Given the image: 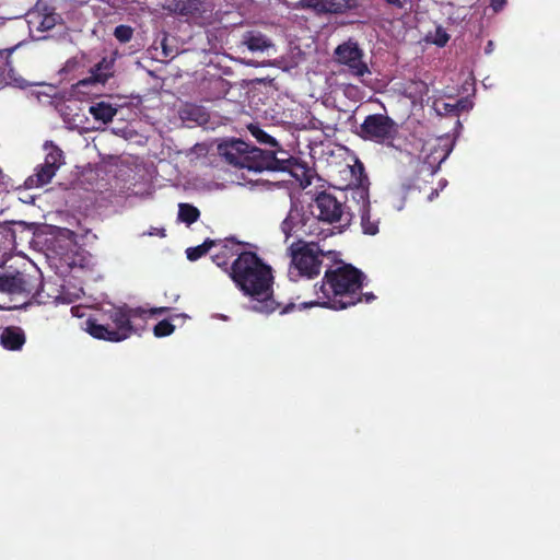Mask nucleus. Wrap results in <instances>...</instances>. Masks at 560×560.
<instances>
[{
	"mask_svg": "<svg viewBox=\"0 0 560 560\" xmlns=\"http://www.w3.org/2000/svg\"><path fill=\"white\" fill-rule=\"evenodd\" d=\"M301 7L312 9L317 14H343L361 7L360 0H301Z\"/></svg>",
	"mask_w": 560,
	"mask_h": 560,
	"instance_id": "12",
	"label": "nucleus"
},
{
	"mask_svg": "<svg viewBox=\"0 0 560 560\" xmlns=\"http://www.w3.org/2000/svg\"><path fill=\"white\" fill-rule=\"evenodd\" d=\"M214 261L218 266H223V265H226V261H223L221 260L220 256L219 255H215L214 257Z\"/></svg>",
	"mask_w": 560,
	"mask_h": 560,
	"instance_id": "32",
	"label": "nucleus"
},
{
	"mask_svg": "<svg viewBox=\"0 0 560 560\" xmlns=\"http://www.w3.org/2000/svg\"><path fill=\"white\" fill-rule=\"evenodd\" d=\"M89 113L93 116L96 121L102 125H107L117 114V108L106 102H97L89 107Z\"/></svg>",
	"mask_w": 560,
	"mask_h": 560,
	"instance_id": "16",
	"label": "nucleus"
},
{
	"mask_svg": "<svg viewBox=\"0 0 560 560\" xmlns=\"http://www.w3.org/2000/svg\"><path fill=\"white\" fill-rule=\"evenodd\" d=\"M144 311L127 306L112 307L107 314L114 327L109 328L92 320L86 322V331L97 339L118 342L127 339L133 332L132 320L142 317Z\"/></svg>",
	"mask_w": 560,
	"mask_h": 560,
	"instance_id": "7",
	"label": "nucleus"
},
{
	"mask_svg": "<svg viewBox=\"0 0 560 560\" xmlns=\"http://www.w3.org/2000/svg\"><path fill=\"white\" fill-rule=\"evenodd\" d=\"M200 215L199 210L189 203H179L178 206V219L182 222L191 224L198 220Z\"/></svg>",
	"mask_w": 560,
	"mask_h": 560,
	"instance_id": "19",
	"label": "nucleus"
},
{
	"mask_svg": "<svg viewBox=\"0 0 560 560\" xmlns=\"http://www.w3.org/2000/svg\"><path fill=\"white\" fill-rule=\"evenodd\" d=\"M9 52L7 50H0V58H7Z\"/></svg>",
	"mask_w": 560,
	"mask_h": 560,
	"instance_id": "34",
	"label": "nucleus"
},
{
	"mask_svg": "<svg viewBox=\"0 0 560 560\" xmlns=\"http://www.w3.org/2000/svg\"><path fill=\"white\" fill-rule=\"evenodd\" d=\"M243 44L250 51H266L273 46L269 38L261 33L254 31L244 34Z\"/></svg>",
	"mask_w": 560,
	"mask_h": 560,
	"instance_id": "17",
	"label": "nucleus"
},
{
	"mask_svg": "<svg viewBox=\"0 0 560 560\" xmlns=\"http://www.w3.org/2000/svg\"><path fill=\"white\" fill-rule=\"evenodd\" d=\"M453 150V140L447 137L428 139L420 151L419 160L430 174H434Z\"/></svg>",
	"mask_w": 560,
	"mask_h": 560,
	"instance_id": "11",
	"label": "nucleus"
},
{
	"mask_svg": "<svg viewBox=\"0 0 560 560\" xmlns=\"http://www.w3.org/2000/svg\"><path fill=\"white\" fill-rule=\"evenodd\" d=\"M352 179L349 183L351 200L357 203L358 212L360 208L370 207L368 178L363 174V165L355 163L349 167Z\"/></svg>",
	"mask_w": 560,
	"mask_h": 560,
	"instance_id": "13",
	"label": "nucleus"
},
{
	"mask_svg": "<svg viewBox=\"0 0 560 560\" xmlns=\"http://www.w3.org/2000/svg\"><path fill=\"white\" fill-rule=\"evenodd\" d=\"M506 0H490V7L494 12L500 11L505 5Z\"/></svg>",
	"mask_w": 560,
	"mask_h": 560,
	"instance_id": "29",
	"label": "nucleus"
},
{
	"mask_svg": "<svg viewBox=\"0 0 560 560\" xmlns=\"http://www.w3.org/2000/svg\"><path fill=\"white\" fill-rule=\"evenodd\" d=\"M45 160L44 163L37 165L34 174L28 176L24 183L28 189L39 188L49 184L57 171L65 163L62 151L52 142L44 143Z\"/></svg>",
	"mask_w": 560,
	"mask_h": 560,
	"instance_id": "9",
	"label": "nucleus"
},
{
	"mask_svg": "<svg viewBox=\"0 0 560 560\" xmlns=\"http://www.w3.org/2000/svg\"><path fill=\"white\" fill-rule=\"evenodd\" d=\"M42 281L37 272L0 270V310L23 307L36 295Z\"/></svg>",
	"mask_w": 560,
	"mask_h": 560,
	"instance_id": "4",
	"label": "nucleus"
},
{
	"mask_svg": "<svg viewBox=\"0 0 560 560\" xmlns=\"http://www.w3.org/2000/svg\"><path fill=\"white\" fill-rule=\"evenodd\" d=\"M365 298H366V302H370V301H372L374 299V295L373 294H366Z\"/></svg>",
	"mask_w": 560,
	"mask_h": 560,
	"instance_id": "35",
	"label": "nucleus"
},
{
	"mask_svg": "<svg viewBox=\"0 0 560 560\" xmlns=\"http://www.w3.org/2000/svg\"><path fill=\"white\" fill-rule=\"evenodd\" d=\"M292 306H293V305H290V306L284 307V308L281 311V313L283 314V313L289 312V308H290V307H292Z\"/></svg>",
	"mask_w": 560,
	"mask_h": 560,
	"instance_id": "36",
	"label": "nucleus"
},
{
	"mask_svg": "<svg viewBox=\"0 0 560 560\" xmlns=\"http://www.w3.org/2000/svg\"><path fill=\"white\" fill-rule=\"evenodd\" d=\"M289 255L291 257L288 271L290 280L312 279L319 275L325 250L320 248L318 243L314 241L305 242L300 238L290 245Z\"/></svg>",
	"mask_w": 560,
	"mask_h": 560,
	"instance_id": "6",
	"label": "nucleus"
},
{
	"mask_svg": "<svg viewBox=\"0 0 560 560\" xmlns=\"http://www.w3.org/2000/svg\"><path fill=\"white\" fill-rule=\"evenodd\" d=\"M363 57V50L359 47L358 43L352 39L338 45L335 49L336 61L347 67L349 73L361 79L362 82L366 74H371Z\"/></svg>",
	"mask_w": 560,
	"mask_h": 560,
	"instance_id": "10",
	"label": "nucleus"
},
{
	"mask_svg": "<svg viewBox=\"0 0 560 560\" xmlns=\"http://www.w3.org/2000/svg\"><path fill=\"white\" fill-rule=\"evenodd\" d=\"M175 327L168 320H161L154 326L153 332L155 337H166L173 334Z\"/></svg>",
	"mask_w": 560,
	"mask_h": 560,
	"instance_id": "24",
	"label": "nucleus"
},
{
	"mask_svg": "<svg viewBox=\"0 0 560 560\" xmlns=\"http://www.w3.org/2000/svg\"><path fill=\"white\" fill-rule=\"evenodd\" d=\"M230 252L237 255L231 267V278L241 291L250 298L248 308L261 313L270 314L280 307L272 298L273 276L271 267L265 264L255 253H238L240 245L232 243ZM228 252V245L224 246ZM225 255V253H223Z\"/></svg>",
	"mask_w": 560,
	"mask_h": 560,
	"instance_id": "2",
	"label": "nucleus"
},
{
	"mask_svg": "<svg viewBox=\"0 0 560 560\" xmlns=\"http://www.w3.org/2000/svg\"><path fill=\"white\" fill-rule=\"evenodd\" d=\"M248 130L252 133V136L260 143L268 144L272 148L277 147V141L273 137L265 132L259 126L257 125H249Z\"/></svg>",
	"mask_w": 560,
	"mask_h": 560,
	"instance_id": "21",
	"label": "nucleus"
},
{
	"mask_svg": "<svg viewBox=\"0 0 560 560\" xmlns=\"http://www.w3.org/2000/svg\"><path fill=\"white\" fill-rule=\"evenodd\" d=\"M433 108L438 115H446L455 113L456 105H454V103L446 102L443 98H439L433 102Z\"/></svg>",
	"mask_w": 560,
	"mask_h": 560,
	"instance_id": "23",
	"label": "nucleus"
},
{
	"mask_svg": "<svg viewBox=\"0 0 560 560\" xmlns=\"http://www.w3.org/2000/svg\"><path fill=\"white\" fill-rule=\"evenodd\" d=\"M389 5L401 9L410 10L416 0H385Z\"/></svg>",
	"mask_w": 560,
	"mask_h": 560,
	"instance_id": "27",
	"label": "nucleus"
},
{
	"mask_svg": "<svg viewBox=\"0 0 560 560\" xmlns=\"http://www.w3.org/2000/svg\"><path fill=\"white\" fill-rule=\"evenodd\" d=\"M450 39V35L442 26H436L433 31H430L425 35V40L428 43L434 44L439 47H443Z\"/></svg>",
	"mask_w": 560,
	"mask_h": 560,
	"instance_id": "20",
	"label": "nucleus"
},
{
	"mask_svg": "<svg viewBox=\"0 0 560 560\" xmlns=\"http://www.w3.org/2000/svg\"><path fill=\"white\" fill-rule=\"evenodd\" d=\"M218 151L231 165L246 168L249 172L273 168L278 161L276 151L250 147L240 139H230L220 143Z\"/></svg>",
	"mask_w": 560,
	"mask_h": 560,
	"instance_id": "5",
	"label": "nucleus"
},
{
	"mask_svg": "<svg viewBox=\"0 0 560 560\" xmlns=\"http://www.w3.org/2000/svg\"><path fill=\"white\" fill-rule=\"evenodd\" d=\"M352 215L350 207L330 194L320 192L311 205L310 214L296 207L291 208L281 230L285 237L295 235L326 238L334 234V230L340 233L348 228Z\"/></svg>",
	"mask_w": 560,
	"mask_h": 560,
	"instance_id": "1",
	"label": "nucleus"
},
{
	"mask_svg": "<svg viewBox=\"0 0 560 560\" xmlns=\"http://www.w3.org/2000/svg\"><path fill=\"white\" fill-rule=\"evenodd\" d=\"M454 105H456L455 113H459L463 110H469L472 107V102L469 98H462L454 102Z\"/></svg>",
	"mask_w": 560,
	"mask_h": 560,
	"instance_id": "28",
	"label": "nucleus"
},
{
	"mask_svg": "<svg viewBox=\"0 0 560 560\" xmlns=\"http://www.w3.org/2000/svg\"><path fill=\"white\" fill-rule=\"evenodd\" d=\"M114 35L119 42L127 43L132 37V28L126 25H119L115 28Z\"/></svg>",
	"mask_w": 560,
	"mask_h": 560,
	"instance_id": "25",
	"label": "nucleus"
},
{
	"mask_svg": "<svg viewBox=\"0 0 560 560\" xmlns=\"http://www.w3.org/2000/svg\"><path fill=\"white\" fill-rule=\"evenodd\" d=\"M357 132L364 140L389 144L398 133V125L387 115L373 114L365 117Z\"/></svg>",
	"mask_w": 560,
	"mask_h": 560,
	"instance_id": "8",
	"label": "nucleus"
},
{
	"mask_svg": "<svg viewBox=\"0 0 560 560\" xmlns=\"http://www.w3.org/2000/svg\"><path fill=\"white\" fill-rule=\"evenodd\" d=\"M168 311V307H155L150 310L151 315H161Z\"/></svg>",
	"mask_w": 560,
	"mask_h": 560,
	"instance_id": "31",
	"label": "nucleus"
},
{
	"mask_svg": "<svg viewBox=\"0 0 560 560\" xmlns=\"http://www.w3.org/2000/svg\"><path fill=\"white\" fill-rule=\"evenodd\" d=\"M362 287V273L352 266L345 265L325 272L324 280L316 289V300L304 303V307L322 306L331 310H343L357 304Z\"/></svg>",
	"mask_w": 560,
	"mask_h": 560,
	"instance_id": "3",
	"label": "nucleus"
},
{
	"mask_svg": "<svg viewBox=\"0 0 560 560\" xmlns=\"http://www.w3.org/2000/svg\"><path fill=\"white\" fill-rule=\"evenodd\" d=\"M113 60L103 58L92 70L91 75L78 82L77 89L80 93H83L82 89L94 85L104 84L113 73Z\"/></svg>",
	"mask_w": 560,
	"mask_h": 560,
	"instance_id": "14",
	"label": "nucleus"
},
{
	"mask_svg": "<svg viewBox=\"0 0 560 560\" xmlns=\"http://www.w3.org/2000/svg\"><path fill=\"white\" fill-rule=\"evenodd\" d=\"M54 26V19L52 18H45L42 22V27L45 30H49Z\"/></svg>",
	"mask_w": 560,
	"mask_h": 560,
	"instance_id": "30",
	"label": "nucleus"
},
{
	"mask_svg": "<svg viewBox=\"0 0 560 560\" xmlns=\"http://www.w3.org/2000/svg\"><path fill=\"white\" fill-rule=\"evenodd\" d=\"M213 243L206 241L203 244L197 247H189L186 250L187 258L191 261L197 260L202 255H205Z\"/></svg>",
	"mask_w": 560,
	"mask_h": 560,
	"instance_id": "22",
	"label": "nucleus"
},
{
	"mask_svg": "<svg viewBox=\"0 0 560 560\" xmlns=\"http://www.w3.org/2000/svg\"><path fill=\"white\" fill-rule=\"evenodd\" d=\"M0 343L7 350H20L25 343V334L20 327H7L0 334Z\"/></svg>",
	"mask_w": 560,
	"mask_h": 560,
	"instance_id": "15",
	"label": "nucleus"
},
{
	"mask_svg": "<svg viewBox=\"0 0 560 560\" xmlns=\"http://www.w3.org/2000/svg\"><path fill=\"white\" fill-rule=\"evenodd\" d=\"M188 114L191 116L192 120H195L198 124H203L207 121V114L200 107H190L188 109Z\"/></svg>",
	"mask_w": 560,
	"mask_h": 560,
	"instance_id": "26",
	"label": "nucleus"
},
{
	"mask_svg": "<svg viewBox=\"0 0 560 560\" xmlns=\"http://www.w3.org/2000/svg\"><path fill=\"white\" fill-rule=\"evenodd\" d=\"M361 224L365 234L375 235L378 232V221L372 220L370 207L360 208Z\"/></svg>",
	"mask_w": 560,
	"mask_h": 560,
	"instance_id": "18",
	"label": "nucleus"
},
{
	"mask_svg": "<svg viewBox=\"0 0 560 560\" xmlns=\"http://www.w3.org/2000/svg\"><path fill=\"white\" fill-rule=\"evenodd\" d=\"M492 50H493V43L490 40V42H488V44H487L486 52H487V54H490Z\"/></svg>",
	"mask_w": 560,
	"mask_h": 560,
	"instance_id": "33",
	"label": "nucleus"
}]
</instances>
